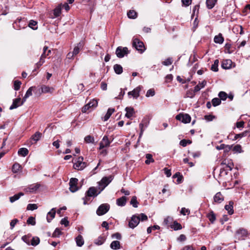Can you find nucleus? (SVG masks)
Masks as SVG:
<instances>
[{
    "mask_svg": "<svg viewBox=\"0 0 250 250\" xmlns=\"http://www.w3.org/2000/svg\"><path fill=\"white\" fill-rule=\"evenodd\" d=\"M249 233L246 229L240 228L235 232V237L238 240H244L249 236Z\"/></svg>",
    "mask_w": 250,
    "mask_h": 250,
    "instance_id": "1",
    "label": "nucleus"
},
{
    "mask_svg": "<svg viewBox=\"0 0 250 250\" xmlns=\"http://www.w3.org/2000/svg\"><path fill=\"white\" fill-rule=\"evenodd\" d=\"M112 179L113 178L111 176L103 177L99 182V188L100 189V191L104 190V189L112 181Z\"/></svg>",
    "mask_w": 250,
    "mask_h": 250,
    "instance_id": "2",
    "label": "nucleus"
},
{
    "mask_svg": "<svg viewBox=\"0 0 250 250\" xmlns=\"http://www.w3.org/2000/svg\"><path fill=\"white\" fill-rule=\"evenodd\" d=\"M83 158L82 156L78 157L74 164L73 167L75 169L80 170H83L86 166V164L83 162Z\"/></svg>",
    "mask_w": 250,
    "mask_h": 250,
    "instance_id": "3",
    "label": "nucleus"
},
{
    "mask_svg": "<svg viewBox=\"0 0 250 250\" xmlns=\"http://www.w3.org/2000/svg\"><path fill=\"white\" fill-rule=\"evenodd\" d=\"M132 45L141 53L144 52L146 49L144 43L137 38L133 39Z\"/></svg>",
    "mask_w": 250,
    "mask_h": 250,
    "instance_id": "4",
    "label": "nucleus"
},
{
    "mask_svg": "<svg viewBox=\"0 0 250 250\" xmlns=\"http://www.w3.org/2000/svg\"><path fill=\"white\" fill-rule=\"evenodd\" d=\"M110 206L108 204H103L101 205L96 210V213L99 216L105 214L109 210Z\"/></svg>",
    "mask_w": 250,
    "mask_h": 250,
    "instance_id": "5",
    "label": "nucleus"
},
{
    "mask_svg": "<svg viewBox=\"0 0 250 250\" xmlns=\"http://www.w3.org/2000/svg\"><path fill=\"white\" fill-rule=\"evenodd\" d=\"M129 53V50L126 47L119 46L116 50V54L118 58H122Z\"/></svg>",
    "mask_w": 250,
    "mask_h": 250,
    "instance_id": "6",
    "label": "nucleus"
},
{
    "mask_svg": "<svg viewBox=\"0 0 250 250\" xmlns=\"http://www.w3.org/2000/svg\"><path fill=\"white\" fill-rule=\"evenodd\" d=\"M176 119L185 124L189 123L191 121V117L188 114L180 113L176 116Z\"/></svg>",
    "mask_w": 250,
    "mask_h": 250,
    "instance_id": "7",
    "label": "nucleus"
},
{
    "mask_svg": "<svg viewBox=\"0 0 250 250\" xmlns=\"http://www.w3.org/2000/svg\"><path fill=\"white\" fill-rule=\"evenodd\" d=\"M140 221V216L134 215L132 216L131 220L129 222L128 226L130 228L134 229L139 224Z\"/></svg>",
    "mask_w": 250,
    "mask_h": 250,
    "instance_id": "8",
    "label": "nucleus"
},
{
    "mask_svg": "<svg viewBox=\"0 0 250 250\" xmlns=\"http://www.w3.org/2000/svg\"><path fill=\"white\" fill-rule=\"evenodd\" d=\"M78 180L76 178H72L70 179L69 184V189L72 192H74L78 190V188L77 186Z\"/></svg>",
    "mask_w": 250,
    "mask_h": 250,
    "instance_id": "9",
    "label": "nucleus"
},
{
    "mask_svg": "<svg viewBox=\"0 0 250 250\" xmlns=\"http://www.w3.org/2000/svg\"><path fill=\"white\" fill-rule=\"evenodd\" d=\"M54 91V88L52 87H49L45 85H42L41 88L39 89V93H52Z\"/></svg>",
    "mask_w": 250,
    "mask_h": 250,
    "instance_id": "10",
    "label": "nucleus"
},
{
    "mask_svg": "<svg viewBox=\"0 0 250 250\" xmlns=\"http://www.w3.org/2000/svg\"><path fill=\"white\" fill-rule=\"evenodd\" d=\"M111 142L109 140L107 136H104L100 143L99 149H102L104 147H108Z\"/></svg>",
    "mask_w": 250,
    "mask_h": 250,
    "instance_id": "11",
    "label": "nucleus"
},
{
    "mask_svg": "<svg viewBox=\"0 0 250 250\" xmlns=\"http://www.w3.org/2000/svg\"><path fill=\"white\" fill-rule=\"evenodd\" d=\"M25 102H23V99L21 100L20 98H16L13 100L12 105L10 106L9 109L12 110L15 109L20 105L23 104Z\"/></svg>",
    "mask_w": 250,
    "mask_h": 250,
    "instance_id": "12",
    "label": "nucleus"
},
{
    "mask_svg": "<svg viewBox=\"0 0 250 250\" xmlns=\"http://www.w3.org/2000/svg\"><path fill=\"white\" fill-rule=\"evenodd\" d=\"M40 187L41 185L39 183L30 185L24 189V191L27 192H35L40 188Z\"/></svg>",
    "mask_w": 250,
    "mask_h": 250,
    "instance_id": "13",
    "label": "nucleus"
},
{
    "mask_svg": "<svg viewBox=\"0 0 250 250\" xmlns=\"http://www.w3.org/2000/svg\"><path fill=\"white\" fill-rule=\"evenodd\" d=\"M101 191H100L98 193H97V189L95 187H90L88 190L86 192L87 196L90 197H96L97 196Z\"/></svg>",
    "mask_w": 250,
    "mask_h": 250,
    "instance_id": "14",
    "label": "nucleus"
},
{
    "mask_svg": "<svg viewBox=\"0 0 250 250\" xmlns=\"http://www.w3.org/2000/svg\"><path fill=\"white\" fill-rule=\"evenodd\" d=\"M42 133L39 132V131L36 132L34 134H33L30 138V142L31 144L37 143L42 137Z\"/></svg>",
    "mask_w": 250,
    "mask_h": 250,
    "instance_id": "15",
    "label": "nucleus"
},
{
    "mask_svg": "<svg viewBox=\"0 0 250 250\" xmlns=\"http://www.w3.org/2000/svg\"><path fill=\"white\" fill-rule=\"evenodd\" d=\"M84 45V42L83 41L77 43L74 47L73 53L75 56L77 55L80 52V50L83 48Z\"/></svg>",
    "mask_w": 250,
    "mask_h": 250,
    "instance_id": "16",
    "label": "nucleus"
},
{
    "mask_svg": "<svg viewBox=\"0 0 250 250\" xmlns=\"http://www.w3.org/2000/svg\"><path fill=\"white\" fill-rule=\"evenodd\" d=\"M141 91V87L140 86L137 87L132 91L128 93V95L132 96L134 98H137L140 95V92Z\"/></svg>",
    "mask_w": 250,
    "mask_h": 250,
    "instance_id": "17",
    "label": "nucleus"
},
{
    "mask_svg": "<svg viewBox=\"0 0 250 250\" xmlns=\"http://www.w3.org/2000/svg\"><path fill=\"white\" fill-rule=\"evenodd\" d=\"M215 203H221L224 200V196L220 192H217L213 197Z\"/></svg>",
    "mask_w": 250,
    "mask_h": 250,
    "instance_id": "18",
    "label": "nucleus"
},
{
    "mask_svg": "<svg viewBox=\"0 0 250 250\" xmlns=\"http://www.w3.org/2000/svg\"><path fill=\"white\" fill-rule=\"evenodd\" d=\"M125 110L126 112L125 116L127 118H130L135 113L134 109L132 107H126Z\"/></svg>",
    "mask_w": 250,
    "mask_h": 250,
    "instance_id": "19",
    "label": "nucleus"
},
{
    "mask_svg": "<svg viewBox=\"0 0 250 250\" xmlns=\"http://www.w3.org/2000/svg\"><path fill=\"white\" fill-rule=\"evenodd\" d=\"M56 214V210L55 208H53L51 210L48 212L46 219L48 222H50L55 217Z\"/></svg>",
    "mask_w": 250,
    "mask_h": 250,
    "instance_id": "20",
    "label": "nucleus"
},
{
    "mask_svg": "<svg viewBox=\"0 0 250 250\" xmlns=\"http://www.w3.org/2000/svg\"><path fill=\"white\" fill-rule=\"evenodd\" d=\"M35 89L36 87L35 86H31L27 90L22 98L23 102H25L26 99L32 95V91Z\"/></svg>",
    "mask_w": 250,
    "mask_h": 250,
    "instance_id": "21",
    "label": "nucleus"
},
{
    "mask_svg": "<svg viewBox=\"0 0 250 250\" xmlns=\"http://www.w3.org/2000/svg\"><path fill=\"white\" fill-rule=\"evenodd\" d=\"M232 62L230 60H224L222 62V67L224 69H229L231 67Z\"/></svg>",
    "mask_w": 250,
    "mask_h": 250,
    "instance_id": "22",
    "label": "nucleus"
},
{
    "mask_svg": "<svg viewBox=\"0 0 250 250\" xmlns=\"http://www.w3.org/2000/svg\"><path fill=\"white\" fill-rule=\"evenodd\" d=\"M126 202V198L125 196H122L117 199L116 203L119 206H124Z\"/></svg>",
    "mask_w": 250,
    "mask_h": 250,
    "instance_id": "23",
    "label": "nucleus"
},
{
    "mask_svg": "<svg viewBox=\"0 0 250 250\" xmlns=\"http://www.w3.org/2000/svg\"><path fill=\"white\" fill-rule=\"evenodd\" d=\"M224 41V38L221 33H219L218 35L214 37V42L216 43L222 44Z\"/></svg>",
    "mask_w": 250,
    "mask_h": 250,
    "instance_id": "24",
    "label": "nucleus"
},
{
    "mask_svg": "<svg viewBox=\"0 0 250 250\" xmlns=\"http://www.w3.org/2000/svg\"><path fill=\"white\" fill-rule=\"evenodd\" d=\"M106 240V237L104 235H101L95 240L94 243L97 245H102Z\"/></svg>",
    "mask_w": 250,
    "mask_h": 250,
    "instance_id": "25",
    "label": "nucleus"
},
{
    "mask_svg": "<svg viewBox=\"0 0 250 250\" xmlns=\"http://www.w3.org/2000/svg\"><path fill=\"white\" fill-rule=\"evenodd\" d=\"M148 122H149L147 121V119H144L143 120L142 123L141 124H140L139 127H140V130H141L140 134V136L142 135V134L143 133V131H144L143 127H144V126H145V127H146Z\"/></svg>",
    "mask_w": 250,
    "mask_h": 250,
    "instance_id": "26",
    "label": "nucleus"
},
{
    "mask_svg": "<svg viewBox=\"0 0 250 250\" xmlns=\"http://www.w3.org/2000/svg\"><path fill=\"white\" fill-rule=\"evenodd\" d=\"M217 0H207L206 5L208 9H212L215 5Z\"/></svg>",
    "mask_w": 250,
    "mask_h": 250,
    "instance_id": "27",
    "label": "nucleus"
},
{
    "mask_svg": "<svg viewBox=\"0 0 250 250\" xmlns=\"http://www.w3.org/2000/svg\"><path fill=\"white\" fill-rule=\"evenodd\" d=\"M207 84V82L204 80L201 83H199L198 84L194 87V92L199 91L202 88H203Z\"/></svg>",
    "mask_w": 250,
    "mask_h": 250,
    "instance_id": "28",
    "label": "nucleus"
},
{
    "mask_svg": "<svg viewBox=\"0 0 250 250\" xmlns=\"http://www.w3.org/2000/svg\"><path fill=\"white\" fill-rule=\"evenodd\" d=\"M233 203L232 201H230V202H229V205H227L225 207V209L227 210H228V213L229 214H232L233 213Z\"/></svg>",
    "mask_w": 250,
    "mask_h": 250,
    "instance_id": "29",
    "label": "nucleus"
},
{
    "mask_svg": "<svg viewBox=\"0 0 250 250\" xmlns=\"http://www.w3.org/2000/svg\"><path fill=\"white\" fill-rule=\"evenodd\" d=\"M76 242L78 247H82L84 244V240L82 235H79L76 238Z\"/></svg>",
    "mask_w": 250,
    "mask_h": 250,
    "instance_id": "30",
    "label": "nucleus"
},
{
    "mask_svg": "<svg viewBox=\"0 0 250 250\" xmlns=\"http://www.w3.org/2000/svg\"><path fill=\"white\" fill-rule=\"evenodd\" d=\"M110 248L113 250L120 249V243L118 241H113L110 244Z\"/></svg>",
    "mask_w": 250,
    "mask_h": 250,
    "instance_id": "31",
    "label": "nucleus"
},
{
    "mask_svg": "<svg viewBox=\"0 0 250 250\" xmlns=\"http://www.w3.org/2000/svg\"><path fill=\"white\" fill-rule=\"evenodd\" d=\"M24 194L22 192H20L17 194L14 195L13 196H11L9 198L10 201L11 203L18 200L21 196H23Z\"/></svg>",
    "mask_w": 250,
    "mask_h": 250,
    "instance_id": "32",
    "label": "nucleus"
},
{
    "mask_svg": "<svg viewBox=\"0 0 250 250\" xmlns=\"http://www.w3.org/2000/svg\"><path fill=\"white\" fill-rule=\"evenodd\" d=\"M115 111V109L114 108H109L107 110L106 114L105 115L104 117V121H106L110 118L112 114Z\"/></svg>",
    "mask_w": 250,
    "mask_h": 250,
    "instance_id": "33",
    "label": "nucleus"
},
{
    "mask_svg": "<svg viewBox=\"0 0 250 250\" xmlns=\"http://www.w3.org/2000/svg\"><path fill=\"white\" fill-rule=\"evenodd\" d=\"M207 217L211 223H213L216 220L215 214L213 211H210L207 215Z\"/></svg>",
    "mask_w": 250,
    "mask_h": 250,
    "instance_id": "34",
    "label": "nucleus"
},
{
    "mask_svg": "<svg viewBox=\"0 0 250 250\" xmlns=\"http://www.w3.org/2000/svg\"><path fill=\"white\" fill-rule=\"evenodd\" d=\"M28 150L26 148H21L18 150V154L23 157L26 156L28 153Z\"/></svg>",
    "mask_w": 250,
    "mask_h": 250,
    "instance_id": "35",
    "label": "nucleus"
},
{
    "mask_svg": "<svg viewBox=\"0 0 250 250\" xmlns=\"http://www.w3.org/2000/svg\"><path fill=\"white\" fill-rule=\"evenodd\" d=\"M127 16L130 19H134L137 17V13L136 11L133 10H129L127 13Z\"/></svg>",
    "mask_w": 250,
    "mask_h": 250,
    "instance_id": "36",
    "label": "nucleus"
},
{
    "mask_svg": "<svg viewBox=\"0 0 250 250\" xmlns=\"http://www.w3.org/2000/svg\"><path fill=\"white\" fill-rule=\"evenodd\" d=\"M114 70L117 74H121L123 72V67L120 64H116L114 65Z\"/></svg>",
    "mask_w": 250,
    "mask_h": 250,
    "instance_id": "37",
    "label": "nucleus"
},
{
    "mask_svg": "<svg viewBox=\"0 0 250 250\" xmlns=\"http://www.w3.org/2000/svg\"><path fill=\"white\" fill-rule=\"evenodd\" d=\"M40 239L38 237H33L31 238V245L33 246L38 245L40 243Z\"/></svg>",
    "mask_w": 250,
    "mask_h": 250,
    "instance_id": "38",
    "label": "nucleus"
},
{
    "mask_svg": "<svg viewBox=\"0 0 250 250\" xmlns=\"http://www.w3.org/2000/svg\"><path fill=\"white\" fill-rule=\"evenodd\" d=\"M28 26L33 30H36L38 28L37 22L34 20H31L29 22Z\"/></svg>",
    "mask_w": 250,
    "mask_h": 250,
    "instance_id": "39",
    "label": "nucleus"
},
{
    "mask_svg": "<svg viewBox=\"0 0 250 250\" xmlns=\"http://www.w3.org/2000/svg\"><path fill=\"white\" fill-rule=\"evenodd\" d=\"M219 64L218 60H215L213 64H212L211 69L213 71L217 72L218 70V66Z\"/></svg>",
    "mask_w": 250,
    "mask_h": 250,
    "instance_id": "40",
    "label": "nucleus"
},
{
    "mask_svg": "<svg viewBox=\"0 0 250 250\" xmlns=\"http://www.w3.org/2000/svg\"><path fill=\"white\" fill-rule=\"evenodd\" d=\"M171 227L174 230H180L182 229L181 225L176 221L171 226Z\"/></svg>",
    "mask_w": 250,
    "mask_h": 250,
    "instance_id": "41",
    "label": "nucleus"
},
{
    "mask_svg": "<svg viewBox=\"0 0 250 250\" xmlns=\"http://www.w3.org/2000/svg\"><path fill=\"white\" fill-rule=\"evenodd\" d=\"M196 92H194V89L193 90L192 89H189L187 91L186 95V97L192 98L195 96V93Z\"/></svg>",
    "mask_w": 250,
    "mask_h": 250,
    "instance_id": "42",
    "label": "nucleus"
},
{
    "mask_svg": "<svg viewBox=\"0 0 250 250\" xmlns=\"http://www.w3.org/2000/svg\"><path fill=\"white\" fill-rule=\"evenodd\" d=\"M130 204L134 208L138 207V202L137 200V197L136 196H133L130 201Z\"/></svg>",
    "mask_w": 250,
    "mask_h": 250,
    "instance_id": "43",
    "label": "nucleus"
},
{
    "mask_svg": "<svg viewBox=\"0 0 250 250\" xmlns=\"http://www.w3.org/2000/svg\"><path fill=\"white\" fill-rule=\"evenodd\" d=\"M21 167V166L19 164H18V163L14 164L12 166V171L14 173L18 172L19 171Z\"/></svg>",
    "mask_w": 250,
    "mask_h": 250,
    "instance_id": "44",
    "label": "nucleus"
},
{
    "mask_svg": "<svg viewBox=\"0 0 250 250\" xmlns=\"http://www.w3.org/2000/svg\"><path fill=\"white\" fill-rule=\"evenodd\" d=\"M146 157L147 160L145 161V163L147 165H148L150 162H153L154 161V160L152 158V156L150 154H146Z\"/></svg>",
    "mask_w": 250,
    "mask_h": 250,
    "instance_id": "45",
    "label": "nucleus"
},
{
    "mask_svg": "<svg viewBox=\"0 0 250 250\" xmlns=\"http://www.w3.org/2000/svg\"><path fill=\"white\" fill-rule=\"evenodd\" d=\"M84 141L87 143H93L94 142V138L90 135H87L84 138Z\"/></svg>",
    "mask_w": 250,
    "mask_h": 250,
    "instance_id": "46",
    "label": "nucleus"
},
{
    "mask_svg": "<svg viewBox=\"0 0 250 250\" xmlns=\"http://www.w3.org/2000/svg\"><path fill=\"white\" fill-rule=\"evenodd\" d=\"M22 240L25 242L27 245L31 244V237L28 235H24L22 237Z\"/></svg>",
    "mask_w": 250,
    "mask_h": 250,
    "instance_id": "47",
    "label": "nucleus"
},
{
    "mask_svg": "<svg viewBox=\"0 0 250 250\" xmlns=\"http://www.w3.org/2000/svg\"><path fill=\"white\" fill-rule=\"evenodd\" d=\"M212 104L214 106H217L221 104V100L218 98H213L212 100Z\"/></svg>",
    "mask_w": 250,
    "mask_h": 250,
    "instance_id": "48",
    "label": "nucleus"
},
{
    "mask_svg": "<svg viewBox=\"0 0 250 250\" xmlns=\"http://www.w3.org/2000/svg\"><path fill=\"white\" fill-rule=\"evenodd\" d=\"M61 9L62 8L61 6H58L54 9V14L55 17H59L61 13Z\"/></svg>",
    "mask_w": 250,
    "mask_h": 250,
    "instance_id": "49",
    "label": "nucleus"
},
{
    "mask_svg": "<svg viewBox=\"0 0 250 250\" xmlns=\"http://www.w3.org/2000/svg\"><path fill=\"white\" fill-rule=\"evenodd\" d=\"M218 96L219 97V99L222 100H225L227 98V94L226 92L223 91H221L219 92Z\"/></svg>",
    "mask_w": 250,
    "mask_h": 250,
    "instance_id": "50",
    "label": "nucleus"
},
{
    "mask_svg": "<svg viewBox=\"0 0 250 250\" xmlns=\"http://www.w3.org/2000/svg\"><path fill=\"white\" fill-rule=\"evenodd\" d=\"M27 223L28 225H35L36 224L35 218L32 216L29 217L27 220Z\"/></svg>",
    "mask_w": 250,
    "mask_h": 250,
    "instance_id": "51",
    "label": "nucleus"
},
{
    "mask_svg": "<svg viewBox=\"0 0 250 250\" xmlns=\"http://www.w3.org/2000/svg\"><path fill=\"white\" fill-rule=\"evenodd\" d=\"M21 84V83L19 81L17 80V81H14V89L16 91L19 90L20 88Z\"/></svg>",
    "mask_w": 250,
    "mask_h": 250,
    "instance_id": "52",
    "label": "nucleus"
},
{
    "mask_svg": "<svg viewBox=\"0 0 250 250\" xmlns=\"http://www.w3.org/2000/svg\"><path fill=\"white\" fill-rule=\"evenodd\" d=\"M62 232L59 229L57 228L52 234V237H59L61 234Z\"/></svg>",
    "mask_w": 250,
    "mask_h": 250,
    "instance_id": "53",
    "label": "nucleus"
},
{
    "mask_svg": "<svg viewBox=\"0 0 250 250\" xmlns=\"http://www.w3.org/2000/svg\"><path fill=\"white\" fill-rule=\"evenodd\" d=\"M38 208V206L36 204H29L27 205V209L33 210L34 209H36Z\"/></svg>",
    "mask_w": 250,
    "mask_h": 250,
    "instance_id": "54",
    "label": "nucleus"
},
{
    "mask_svg": "<svg viewBox=\"0 0 250 250\" xmlns=\"http://www.w3.org/2000/svg\"><path fill=\"white\" fill-rule=\"evenodd\" d=\"M87 104H90L89 107H96L98 104V102L96 100L93 99L91 100Z\"/></svg>",
    "mask_w": 250,
    "mask_h": 250,
    "instance_id": "55",
    "label": "nucleus"
},
{
    "mask_svg": "<svg viewBox=\"0 0 250 250\" xmlns=\"http://www.w3.org/2000/svg\"><path fill=\"white\" fill-rule=\"evenodd\" d=\"M181 213L183 215H186V214L188 215L190 214V210L185 208H182L181 210Z\"/></svg>",
    "mask_w": 250,
    "mask_h": 250,
    "instance_id": "56",
    "label": "nucleus"
},
{
    "mask_svg": "<svg viewBox=\"0 0 250 250\" xmlns=\"http://www.w3.org/2000/svg\"><path fill=\"white\" fill-rule=\"evenodd\" d=\"M155 95V91L153 89H150L147 90L146 94V97H148L149 96H153Z\"/></svg>",
    "mask_w": 250,
    "mask_h": 250,
    "instance_id": "57",
    "label": "nucleus"
},
{
    "mask_svg": "<svg viewBox=\"0 0 250 250\" xmlns=\"http://www.w3.org/2000/svg\"><path fill=\"white\" fill-rule=\"evenodd\" d=\"M215 116L211 115H205L204 116V119L208 121H212L214 118Z\"/></svg>",
    "mask_w": 250,
    "mask_h": 250,
    "instance_id": "58",
    "label": "nucleus"
},
{
    "mask_svg": "<svg viewBox=\"0 0 250 250\" xmlns=\"http://www.w3.org/2000/svg\"><path fill=\"white\" fill-rule=\"evenodd\" d=\"M173 79V76L171 74H168L165 77L166 82V83H170L172 81Z\"/></svg>",
    "mask_w": 250,
    "mask_h": 250,
    "instance_id": "59",
    "label": "nucleus"
},
{
    "mask_svg": "<svg viewBox=\"0 0 250 250\" xmlns=\"http://www.w3.org/2000/svg\"><path fill=\"white\" fill-rule=\"evenodd\" d=\"M172 62L171 59L168 58L163 62V64L167 66L170 65Z\"/></svg>",
    "mask_w": 250,
    "mask_h": 250,
    "instance_id": "60",
    "label": "nucleus"
},
{
    "mask_svg": "<svg viewBox=\"0 0 250 250\" xmlns=\"http://www.w3.org/2000/svg\"><path fill=\"white\" fill-rule=\"evenodd\" d=\"M233 151L237 152H241V146L239 145H237L235 146H234Z\"/></svg>",
    "mask_w": 250,
    "mask_h": 250,
    "instance_id": "61",
    "label": "nucleus"
},
{
    "mask_svg": "<svg viewBox=\"0 0 250 250\" xmlns=\"http://www.w3.org/2000/svg\"><path fill=\"white\" fill-rule=\"evenodd\" d=\"M112 237L113 238H116L118 240H120L122 238V236L120 233L117 232L112 235Z\"/></svg>",
    "mask_w": 250,
    "mask_h": 250,
    "instance_id": "62",
    "label": "nucleus"
},
{
    "mask_svg": "<svg viewBox=\"0 0 250 250\" xmlns=\"http://www.w3.org/2000/svg\"><path fill=\"white\" fill-rule=\"evenodd\" d=\"M61 224L64 225L65 227H67L69 225V222L66 218H62L61 221Z\"/></svg>",
    "mask_w": 250,
    "mask_h": 250,
    "instance_id": "63",
    "label": "nucleus"
},
{
    "mask_svg": "<svg viewBox=\"0 0 250 250\" xmlns=\"http://www.w3.org/2000/svg\"><path fill=\"white\" fill-rule=\"evenodd\" d=\"M181 250H194V249L192 246L187 245L184 247Z\"/></svg>",
    "mask_w": 250,
    "mask_h": 250,
    "instance_id": "64",
    "label": "nucleus"
}]
</instances>
